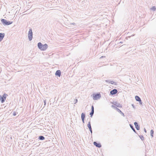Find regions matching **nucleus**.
<instances>
[{
	"mask_svg": "<svg viewBox=\"0 0 156 156\" xmlns=\"http://www.w3.org/2000/svg\"><path fill=\"white\" fill-rule=\"evenodd\" d=\"M37 46L38 48L42 51L46 50L48 47V45L47 44H42L41 42H39L37 44Z\"/></svg>",
	"mask_w": 156,
	"mask_h": 156,
	"instance_id": "1",
	"label": "nucleus"
},
{
	"mask_svg": "<svg viewBox=\"0 0 156 156\" xmlns=\"http://www.w3.org/2000/svg\"><path fill=\"white\" fill-rule=\"evenodd\" d=\"M1 21L2 24L4 25H9L12 23V22L7 21L4 19H2Z\"/></svg>",
	"mask_w": 156,
	"mask_h": 156,
	"instance_id": "2",
	"label": "nucleus"
},
{
	"mask_svg": "<svg viewBox=\"0 0 156 156\" xmlns=\"http://www.w3.org/2000/svg\"><path fill=\"white\" fill-rule=\"evenodd\" d=\"M93 95V99L95 100H97L101 98V95L100 93L94 94Z\"/></svg>",
	"mask_w": 156,
	"mask_h": 156,
	"instance_id": "3",
	"label": "nucleus"
},
{
	"mask_svg": "<svg viewBox=\"0 0 156 156\" xmlns=\"http://www.w3.org/2000/svg\"><path fill=\"white\" fill-rule=\"evenodd\" d=\"M28 37L30 41L32 40L33 38V32L31 28L29 29L28 33Z\"/></svg>",
	"mask_w": 156,
	"mask_h": 156,
	"instance_id": "4",
	"label": "nucleus"
},
{
	"mask_svg": "<svg viewBox=\"0 0 156 156\" xmlns=\"http://www.w3.org/2000/svg\"><path fill=\"white\" fill-rule=\"evenodd\" d=\"M8 96V95L6 94H4L2 95V96L1 95L0 98V100L2 103H3L5 101L6 96Z\"/></svg>",
	"mask_w": 156,
	"mask_h": 156,
	"instance_id": "5",
	"label": "nucleus"
},
{
	"mask_svg": "<svg viewBox=\"0 0 156 156\" xmlns=\"http://www.w3.org/2000/svg\"><path fill=\"white\" fill-rule=\"evenodd\" d=\"M112 107H114V108H115L116 109V110L117 111H118V112H120L121 114H122V115L123 116H124L125 115H124V114L122 112V111L119 109L117 107H115V106H114V105H112Z\"/></svg>",
	"mask_w": 156,
	"mask_h": 156,
	"instance_id": "6",
	"label": "nucleus"
},
{
	"mask_svg": "<svg viewBox=\"0 0 156 156\" xmlns=\"http://www.w3.org/2000/svg\"><path fill=\"white\" fill-rule=\"evenodd\" d=\"M93 144L94 145L96 146L97 147L100 148L101 147V145L100 143H97L96 142H94Z\"/></svg>",
	"mask_w": 156,
	"mask_h": 156,
	"instance_id": "7",
	"label": "nucleus"
},
{
	"mask_svg": "<svg viewBox=\"0 0 156 156\" xmlns=\"http://www.w3.org/2000/svg\"><path fill=\"white\" fill-rule=\"evenodd\" d=\"M117 92V90L116 89H114L111 90L110 92V94L111 95H114Z\"/></svg>",
	"mask_w": 156,
	"mask_h": 156,
	"instance_id": "8",
	"label": "nucleus"
},
{
	"mask_svg": "<svg viewBox=\"0 0 156 156\" xmlns=\"http://www.w3.org/2000/svg\"><path fill=\"white\" fill-rule=\"evenodd\" d=\"M91 111L90 112V117H92V116L93 115L94 112V107L93 105H92L91 108Z\"/></svg>",
	"mask_w": 156,
	"mask_h": 156,
	"instance_id": "9",
	"label": "nucleus"
},
{
	"mask_svg": "<svg viewBox=\"0 0 156 156\" xmlns=\"http://www.w3.org/2000/svg\"><path fill=\"white\" fill-rule=\"evenodd\" d=\"M61 72L60 70H57L55 72V75L56 76L60 77L61 75Z\"/></svg>",
	"mask_w": 156,
	"mask_h": 156,
	"instance_id": "10",
	"label": "nucleus"
},
{
	"mask_svg": "<svg viewBox=\"0 0 156 156\" xmlns=\"http://www.w3.org/2000/svg\"><path fill=\"white\" fill-rule=\"evenodd\" d=\"M134 125L135 126V128L137 130H139L140 129V126L138 125V123L136 122H134Z\"/></svg>",
	"mask_w": 156,
	"mask_h": 156,
	"instance_id": "11",
	"label": "nucleus"
},
{
	"mask_svg": "<svg viewBox=\"0 0 156 156\" xmlns=\"http://www.w3.org/2000/svg\"><path fill=\"white\" fill-rule=\"evenodd\" d=\"M87 127H88L89 130L90 131V133L91 134L92 133V129L91 126L90 122H88V124H87Z\"/></svg>",
	"mask_w": 156,
	"mask_h": 156,
	"instance_id": "12",
	"label": "nucleus"
},
{
	"mask_svg": "<svg viewBox=\"0 0 156 156\" xmlns=\"http://www.w3.org/2000/svg\"><path fill=\"white\" fill-rule=\"evenodd\" d=\"M5 36L4 33H0V42L1 41Z\"/></svg>",
	"mask_w": 156,
	"mask_h": 156,
	"instance_id": "13",
	"label": "nucleus"
},
{
	"mask_svg": "<svg viewBox=\"0 0 156 156\" xmlns=\"http://www.w3.org/2000/svg\"><path fill=\"white\" fill-rule=\"evenodd\" d=\"M114 105L118 107L121 108L122 107V105L121 104L116 102H115Z\"/></svg>",
	"mask_w": 156,
	"mask_h": 156,
	"instance_id": "14",
	"label": "nucleus"
},
{
	"mask_svg": "<svg viewBox=\"0 0 156 156\" xmlns=\"http://www.w3.org/2000/svg\"><path fill=\"white\" fill-rule=\"evenodd\" d=\"M135 98L136 100L137 101H141V99L138 96H136L135 97Z\"/></svg>",
	"mask_w": 156,
	"mask_h": 156,
	"instance_id": "15",
	"label": "nucleus"
},
{
	"mask_svg": "<svg viewBox=\"0 0 156 156\" xmlns=\"http://www.w3.org/2000/svg\"><path fill=\"white\" fill-rule=\"evenodd\" d=\"M130 126L131 129L133 130L134 132L135 133H136V131L135 130V129L134 128L133 126L131 124H129Z\"/></svg>",
	"mask_w": 156,
	"mask_h": 156,
	"instance_id": "16",
	"label": "nucleus"
},
{
	"mask_svg": "<svg viewBox=\"0 0 156 156\" xmlns=\"http://www.w3.org/2000/svg\"><path fill=\"white\" fill-rule=\"evenodd\" d=\"M38 139L41 140H43L45 139V138L44 136L41 135L39 136Z\"/></svg>",
	"mask_w": 156,
	"mask_h": 156,
	"instance_id": "17",
	"label": "nucleus"
},
{
	"mask_svg": "<svg viewBox=\"0 0 156 156\" xmlns=\"http://www.w3.org/2000/svg\"><path fill=\"white\" fill-rule=\"evenodd\" d=\"M154 131L153 129H151L150 131V135L152 138L154 137Z\"/></svg>",
	"mask_w": 156,
	"mask_h": 156,
	"instance_id": "18",
	"label": "nucleus"
},
{
	"mask_svg": "<svg viewBox=\"0 0 156 156\" xmlns=\"http://www.w3.org/2000/svg\"><path fill=\"white\" fill-rule=\"evenodd\" d=\"M85 117V114L84 113H82L81 114V119H84Z\"/></svg>",
	"mask_w": 156,
	"mask_h": 156,
	"instance_id": "19",
	"label": "nucleus"
},
{
	"mask_svg": "<svg viewBox=\"0 0 156 156\" xmlns=\"http://www.w3.org/2000/svg\"><path fill=\"white\" fill-rule=\"evenodd\" d=\"M138 136L142 141L144 140V137L143 135H139L138 134Z\"/></svg>",
	"mask_w": 156,
	"mask_h": 156,
	"instance_id": "20",
	"label": "nucleus"
},
{
	"mask_svg": "<svg viewBox=\"0 0 156 156\" xmlns=\"http://www.w3.org/2000/svg\"><path fill=\"white\" fill-rule=\"evenodd\" d=\"M110 83L111 84H114L115 85H116L117 84L116 82H114L113 81H111L110 82Z\"/></svg>",
	"mask_w": 156,
	"mask_h": 156,
	"instance_id": "21",
	"label": "nucleus"
},
{
	"mask_svg": "<svg viewBox=\"0 0 156 156\" xmlns=\"http://www.w3.org/2000/svg\"><path fill=\"white\" fill-rule=\"evenodd\" d=\"M151 9L153 11H155L156 9V8L155 6H153L151 8Z\"/></svg>",
	"mask_w": 156,
	"mask_h": 156,
	"instance_id": "22",
	"label": "nucleus"
},
{
	"mask_svg": "<svg viewBox=\"0 0 156 156\" xmlns=\"http://www.w3.org/2000/svg\"><path fill=\"white\" fill-rule=\"evenodd\" d=\"M111 80H105V82H106L107 83H110V82Z\"/></svg>",
	"mask_w": 156,
	"mask_h": 156,
	"instance_id": "23",
	"label": "nucleus"
},
{
	"mask_svg": "<svg viewBox=\"0 0 156 156\" xmlns=\"http://www.w3.org/2000/svg\"><path fill=\"white\" fill-rule=\"evenodd\" d=\"M46 100H44V106L43 108H44V106H45L46 105Z\"/></svg>",
	"mask_w": 156,
	"mask_h": 156,
	"instance_id": "24",
	"label": "nucleus"
},
{
	"mask_svg": "<svg viewBox=\"0 0 156 156\" xmlns=\"http://www.w3.org/2000/svg\"><path fill=\"white\" fill-rule=\"evenodd\" d=\"M13 115L14 116H15L16 115V113L15 112H14L13 113Z\"/></svg>",
	"mask_w": 156,
	"mask_h": 156,
	"instance_id": "25",
	"label": "nucleus"
},
{
	"mask_svg": "<svg viewBox=\"0 0 156 156\" xmlns=\"http://www.w3.org/2000/svg\"><path fill=\"white\" fill-rule=\"evenodd\" d=\"M77 101H78V100H77V99H76L75 100V103H74V104H76V103H77Z\"/></svg>",
	"mask_w": 156,
	"mask_h": 156,
	"instance_id": "26",
	"label": "nucleus"
},
{
	"mask_svg": "<svg viewBox=\"0 0 156 156\" xmlns=\"http://www.w3.org/2000/svg\"><path fill=\"white\" fill-rule=\"evenodd\" d=\"M139 103L141 105H142V102L141 101H141H139Z\"/></svg>",
	"mask_w": 156,
	"mask_h": 156,
	"instance_id": "27",
	"label": "nucleus"
},
{
	"mask_svg": "<svg viewBox=\"0 0 156 156\" xmlns=\"http://www.w3.org/2000/svg\"><path fill=\"white\" fill-rule=\"evenodd\" d=\"M105 56H102L100 57V58H105Z\"/></svg>",
	"mask_w": 156,
	"mask_h": 156,
	"instance_id": "28",
	"label": "nucleus"
},
{
	"mask_svg": "<svg viewBox=\"0 0 156 156\" xmlns=\"http://www.w3.org/2000/svg\"><path fill=\"white\" fill-rule=\"evenodd\" d=\"M144 131L145 132V133L147 132V131L145 128H144Z\"/></svg>",
	"mask_w": 156,
	"mask_h": 156,
	"instance_id": "29",
	"label": "nucleus"
},
{
	"mask_svg": "<svg viewBox=\"0 0 156 156\" xmlns=\"http://www.w3.org/2000/svg\"><path fill=\"white\" fill-rule=\"evenodd\" d=\"M82 120L83 123H84V119H82Z\"/></svg>",
	"mask_w": 156,
	"mask_h": 156,
	"instance_id": "30",
	"label": "nucleus"
},
{
	"mask_svg": "<svg viewBox=\"0 0 156 156\" xmlns=\"http://www.w3.org/2000/svg\"><path fill=\"white\" fill-rule=\"evenodd\" d=\"M132 105L134 108H135V106L133 104H132Z\"/></svg>",
	"mask_w": 156,
	"mask_h": 156,
	"instance_id": "31",
	"label": "nucleus"
},
{
	"mask_svg": "<svg viewBox=\"0 0 156 156\" xmlns=\"http://www.w3.org/2000/svg\"><path fill=\"white\" fill-rule=\"evenodd\" d=\"M134 35H132L131 36H133Z\"/></svg>",
	"mask_w": 156,
	"mask_h": 156,
	"instance_id": "32",
	"label": "nucleus"
}]
</instances>
